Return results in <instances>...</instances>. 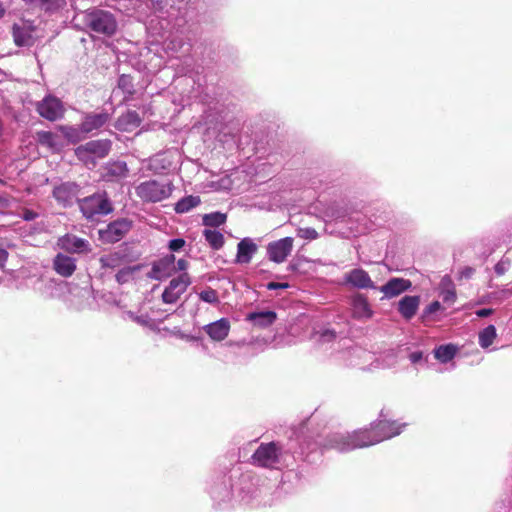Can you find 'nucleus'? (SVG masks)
<instances>
[{"label":"nucleus","mask_w":512,"mask_h":512,"mask_svg":"<svg viewBox=\"0 0 512 512\" xmlns=\"http://www.w3.org/2000/svg\"><path fill=\"white\" fill-rule=\"evenodd\" d=\"M406 426V423L390 420L384 410H381L378 419L371 423L369 428L355 430L352 433H332L327 437L324 448L348 452L369 447L398 436Z\"/></svg>","instance_id":"obj_1"},{"label":"nucleus","mask_w":512,"mask_h":512,"mask_svg":"<svg viewBox=\"0 0 512 512\" xmlns=\"http://www.w3.org/2000/svg\"><path fill=\"white\" fill-rule=\"evenodd\" d=\"M83 23L90 32L105 37L113 36L118 28L114 14L98 8L86 10L83 14Z\"/></svg>","instance_id":"obj_2"},{"label":"nucleus","mask_w":512,"mask_h":512,"mask_svg":"<svg viewBox=\"0 0 512 512\" xmlns=\"http://www.w3.org/2000/svg\"><path fill=\"white\" fill-rule=\"evenodd\" d=\"M79 207L83 216L92 221L113 211L112 203L106 192H98L79 200Z\"/></svg>","instance_id":"obj_3"},{"label":"nucleus","mask_w":512,"mask_h":512,"mask_svg":"<svg viewBox=\"0 0 512 512\" xmlns=\"http://www.w3.org/2000/svg\"><path fill=\"white\" fill-rule=\"evenodd\" d=\"M171 183H162L157 180L141 182L135 187V194L144 202H160L172 193Z\"/></svg>","instance_id":"obj_4"},{"label":"nucleus","mask_w":512,"mask_h":512,"mask_svg":"<svg viewBox=\"0 0 512 512\" xmlns=\"http://www.w3.org/2000/svg\"><path fill=\"white\" fill-rule=\"evenodd\" d=\"M281 447L276 442L262 443L251 456L255 466L274 469L280 463Z\"/></svg>","instance_id":"obj_5"},{"label":"nucleus","mask_w":512,"mask_h":512,"mask_svg":"<svg viewBox=\"0 0 512 512\" xmlns=\"http://www.w3.org/2000/svg\"><path fill=\"white\" fill-rule=\"evenodd\" d=\"M179 153L175 149L166 150L155 154L146 160L147 169L155 174H162L176 169L179 161Z\"/></svg>","instance_id":"obj_6"},{"label":"nucleus","mask_w":512,"mask_h":512,"mask_svg":"<svg viewBox=\"0 0 512 512\" xmlns=\"http://www.w3.org/2000/svg\"><path fill=\"white\" fill-rule=\"evenodd\" d=\"M191 277L188 273H181L170 280L165 287L161 298L165 304H175L191 285Z\"/></svg>","instance_id":"obj_7"},{"label":"nucleus","mask_w":512,"mask_h":512,"mask_svg":"<svg viewBox=\"0 0 512 512\" xmlns=\"http://www.w3.org/2000/svg\"><path fill=\"white\" fill-rule=\"evenodd\" d=\"M132 222L128 219H117L99 231L100 239L105 243L120 241L131 229Z\"/></svg>","instance_id":"obj_8"},{"label":"nucleus","mask_w":512,"mask_h":512,"mask_svg":"<svg viewBox=\"0 0 512 512\" xmlns=\"http://www.w3.org/2000/svg\"><path fill=\"white\" fill-rule=\"evenodd\" d=\"M294 245L292 237H285L267 245V257L274 263H283L291 254Z\"/></svg>","instance_id":"obj_9"},{"label":"nucleus","mask_w":512,"mask_h":512,"mask_svg":"<svg viewBox=\"0 0 512 512\" xmlns=\"http://www.w3.org/2000/svg\"><path fill=\"white\" fill-rule=\"evenodd\" d=\"M174 274H176L175 256L173 254H167L153 262L148 277L162 281L172 277Z\"/></svg>","instance_id":"obj_10"},{"label":"nucleus","mask_w":512,"mask_h":512,"mask_svg":"<svg viewBox=\"0 0 512 512\" xmlns=\"http://www.w3.org/2000/svg\"><path fill=\"white\" fill-rule=\"evenodd\" d=\"M80 193V187L74 182H64L54 187L53 197L64 207L71 206Z\"/></svg>","instance_id":"obj_11"},{"label":"nucleus","mask_w":512,"mask_h":512,"mask_svg":"<svg viewBox=\"0 0 512 512\" xmlns=\"http://www.w3.org/2000/svg\"><path fill=\"white\" fill-rule=\"evenodd\" d=\"M38 113L49 121H55L62 117L63 106L60 100L55 97H45L41 102L37 104Z\"/></svg>","instance_id":"obj_12"},{"label":"nucleus","mask_w":512,"mask_h":512,"mask_svg":"<svg viewBox=\"0 0 512 512\" xmlns=\"http://www.w3.org/2000/svg\"><path fill=\"white\" fill-rule=\"evenodd\" d=\"M60 249L69 253H84L90 251V243L80 237L72 234H66L60 237L57 241Z\"/></svg>","instance_id":"obj_13"},{"label":"nucleus","mask_w":512,"mask_h":512,"mask_svg":"<svg viewBox=\"0 0 512 512\" xmlns=\"http://www.w3.org/2000/svg\"><path fill=\"white\" fill-rule=\"evenodd\" d=\"M347 284L358 289H376V286L369 274L361 268H355L347 272L344 276Z\"/></svg>","instance_id":"obj_14"},{"label":"nucleus","mask_w":512,"mask_h":512,"mask_svg":"<svg viewBox=\"0 0 512 512\" xmlns=\"http://www.w3.org/2000/svg\"><path fill=\"white\" fill-rule=\"evenodd\" d=\"M411 286L412 283L408 279L391 278L386 284L382 285L378 289L384 294V298L391 299L409 290Z\"/></svg>","instance_id":"obj_15"},{"label":"nucleus","mask_w":512,"mask_h":512,"mask_svg":"<svg viewBox=\"0 0 512 512\" xmlns=\"http://www.w3.org/2000/svg\"><path fill=\"white\" fill-rule=\"evenodd\" d=\"M110 120L107 112L86 113L81 122V131L84 134L91 133L94 130L102 128Z\"/></svg>","instance_id":"obj_16"},{"label":"nucleus","mask_w":512,"mask_h":512,"mask_svg":"<svg viewBox=\"0 0 512 512\" xmlns=\"http://www.w3.org/2000/svg\"><path fill=\"white\" fill-rule=\"evenodd\" d=\"M258 246L252 238H243L237 244V253L235 263L237 264H248L251 262L254 254L257 252Z\"/></svg>","instance_id":"obj_17"},{"label":"nucleus","mask_w":512,"mask_h":512,"mask_svg":"<svg viewBox=\"0 0 512 512\" xmlns=\"http://www.w3.org/2000/svg\"><path fill=\"white\" fill-rule=\"evenodd\" d=\"M351 310L353 318L357 320H368L372 317L373 311L367 300L362 294H356L351 300Z\"/></svg>","instance_id":"obj_18"},{"label":"nucleus","mask_w":512,"mask_h":512,"mask_svg":"<svg viewBox=\"0 0 512 512\" xmlns=\"http://www.w3.org/2000/svg\"><path fill=\"white\" fill-rule=\"evenodd\" d=\"M111 149V141L108 139L92 140L84 145L79 146V153L87 151L91 153L96 159L104 158L108 155Z\"/></svg>","instance_id":"obj_19"},{"label":"nucleus","mask_w":512,"mask_h":512,"mask_svg":"<svg viewBox=\"0 0 512 512\" xmlns=\"http://www.w3.org/2000/svg\"><path fill=\"white\" fill-rule=\"evenodd\" d=\"M204 331L214 341L224 340L230 331V322L226 318H221L213 323L204 326Z\"/></svg>","instance_id":"obj_20"},{"label":"nucleus","mask_w":512,"mask_h":512,"mask_svg":"<svg viewBox=\"0 0 512 512\" xmlns=\"http://www.w3.org/2000/svg\"><path fill=\"white\" fill-rule=\"evenodd\" d=\"M129 169L124 161H114L107 163L104 167L103 177L107 181H119L128 176Z\"/></svg>","instance_id":"obj_21"},{"label":"nucleus","mask_w":512,"mask_h":512,"mask_svg":"<svg viewBox=\"0 0 512 512\" xmlns=\"http://www.w3.org/2000/svg\"><path fill=\"white\" fill-rule=\"evenodd\" d=\"M277 319L276 312L272 310L256 311L247 314L246 320L258 328H267Z\"/></svg>","instance_id":"obj_22"},{"label":"nucleus","mask_w":512,"mask_h":512,"mask_svg":"<svg viewBox=\"0 0 512 512\" xmlns=\"http://www.w3.org/2000/svg\"><path fill=\"white\" fill-rule=\"evenodd\" d=\"M54 270L63 277L71 276L75 269V259L62 253H58L53 260Z\"/></svg>","instance_id":"obj_23"},{"label":"nucleus","mask_w":512,"mask_h":512,"mask_svg":"<svg viewBox=\"0 0 512 512\" xmlns=\"http://www.w3.org/2000/svg\"><path fill=\"white\" fill-rule=\"evenodd\" d=\"M420 304L419 296H404L398 303V311L403 318L410 320L415 316Z\"/></svg>","instance_id":"obj_24"},{"label":"nucleus","mask_w":512,"mask_h":512,"mask_svg":"<svg viewBox=\"0 0 512 512\" xmlns=\"http://www.w3.org/2000/svg\"><path fill=\"white\" fill-rule=\"evenodd\" d=\"M397 363L396 356L390 352L383 355L381 358H376L371 364L369 368H366L363 362L351 361L350 364L353 366H358L362 370H375V369H387L394 367Z\"/></svg>","instance_id":"obj_25"},{"label":"nucleus","mask_w":512,"mask_h":512,"mask_svg":"<svg viewBox=\"0 0 512 512\" xmlns=\"http://www.w3.org/2000/svg\"><path fill=\"white\" fill-rule=\"evenodd\" d=\"M141 124V118L136 111H127L122 114L116 123V127L120 131L131 132Z\"/></svg>","instance_id":"obj_26"},{"label":"nucleus","mask_w":512,"mask_h":512,"mask_svg":"<svg viewBox=\"0 0 512 512\" xmlns=\"http://www.w3.org/2000/svg\"><path fill=\"white\" fill-rule=\"evenodd\" d=\"M457 353V347L453 344L440 345L434 349L435 358L441 363H448Z\"/></svg>","instance_id":"obj_27"},{"label":"nucleus","mask_w":512,"mask_h":512,"mask_svg":"<svg viewBox=\"0 0 512 512\" xmlns=\"http://www.w3.org/2000/svg\"><path fill=\"white\" fill-rule=\"evenodd\" d=\"M201 203L199 196L189 195L181 198L175 204L176 213L183 214L189 212L191 209L197 207Z\"/></svg>","instance_id":"obj_28"},{"label":"nucleus","mask_w":512,"mask_h":512,"mask_svg":"<svg viewBox=\"0 0 512 512\" xmlns=\"http://www.w3.org/2000/svg\"><path fill=\"white\" fill-rule=\"evenodd\" d=\"M497 337L496 328L494 325H488L479 332L478 343L481 348L487 349L492 345Z\"/></svg>","instance_id":"obj_29"},{"label":"nucleus","mask_w":512,"mask_h":512,"mask_svg":"<svg viewBox=\"0 0 512 512\" xmlns=\"http://www.w3.org/2000/svg\"><path fill=\"white\" fill-rule=\"evenodd\" d=\"M205 240L214 250H219L224 245V236L220 231L205 229L203 231Z\"/></svg>","instance_id":"obj_30"},{"label":"nucleus","mask_w":512,"mask_h":512,"mask_svg":"<svg viewBox=\"0 0 512 512\" xmlns=\"http://www.w3.org/2000/svg\"><path fill=\"white\" fill-rule=\"evenodd\" d=\"M211 496L220 505L221 502H226L231 499L232 492L228 484L222 483L211 489Z\"/></svg>","instance_id":"obj_31"},{"label":"nucleus","mask_w":512,"mask_h":512,"mask_svg":"<svg viewBox=\"0 0 512 512\" xmlns=\"http://www.w3.org/2000/svg\"><path fill=\"white\" fill-rule=\"evenodd\" d=\"M227 216L221 212H212L203 216V225L207 227H219L226 222Z\"/></svg>","instance_id":"obj_32"},{"label":"nucleus","mask_w":512,"mask_h":512,"mask_svg":"<svg viewBox=\"0 0 512 512\" xmlns=\"http://www.w3.org/2000/svg\"><path fill=\"white\" fill-rule=\"evenodd\" d=\"M13 38L17 46H28L31 42V35L16 24L13 26Z\"/></svg>","instance_id":"obj_33"},{"label":"nucleus","mask_w":512,"mask_h":512,"mask_svg":"<svg viewBox=\"0 0 512 512\" xmlns=\"http://www.w3.org/2000/svg\"><path fill=\"white\" fill-rule=\"evenodd\" d=\"M102 268H118L122 264V257L119 253H110L101 256L99 259Z\"/></svg>","instance_id":"obj_34"},{"label":"nucleus","mask_w":512,"mask_h":512,"mask_svg":"<svg viewBox=\"0 0 512 512\" xmlns=\"http://www.w3.org/2000/svg\"><path fill=\"white\" fill-rule=\"evenodd\" d=\"M26 4L45 11H54L61 6L60 0H23Z\"/></svg>","instance_id":"obj_35"},{"label":"nucleus","mask_w":512,"mask_h":512,"mask_svg":"<svg viewBox=\"0 0 512 512\" xmlns=\"http://www.w3.org/2000/svg\"><path fill=\"white\" fill-rule=\"evenodd\" d=\"M59 130L63 136L72 143H77L82 139L81 126L79 128L73 126H59Z\"/></svg>","instance_id":"obj_36"},{"label":"nucleus","mask_w":512,"mask_h":512,"mask_svg":"<svg viewBox=\"0 0 512 512\" xmlns=\"http://www.w3.org/2000/svg\"><path fill=\"white\" fill-rule=\"evenodd\" d=\"M118 87L128 95H132L135 91L132 77L126 74H122L119 77Z\"/></svg>","instance_id":"obj_37"},{"label":"nucleus","mask_w":512,"mask_h":512,"mask_svg":"<svg viewBox=\"0 0 512 512\" xmlns=\"http://www.w3.org/2000/svg\"><path fill=\"white\" fill-rule=\"evenodd\" d=\"M314 339L319 343L331 342L336 339V332L331 329H323L314 334Z\"/></svg>","instance_id":"obj_38"},{"label":"nucleus","mask_w":512,"mask_h":512,"mask_svg":"<svg viewBox=\"0 0 512 512\" xmlns=\"http://www.w3.org/2000/svg\"><path fill=\"white\" fill-rule=\"evenodd\" d=\"M199 298L209 304H216L219 302L216 290L207 288L199 293Z\"/></svg>","instance_id":"obj_39"},{"label":"nucleus","mask_w":512,"mask_h":512,"mask_svg":"<svg viewBox=\"0 0 512 512\" xmlns=\"http://www.w3.org/2000/svg\"><path fill=\"white\" fill-rule=\"evenodd\" d=\"M297 236L302 239L315 240L318 237V232L311 227L297 229Z\"/></svg>","instance_id":"obj_40"},{"label":"nucleus","mask_w":512,"mask_h":512,"mask_svg":"<svg viewBox=\"0 0 512 512\" xmlns=\"http://www.w3.org/2000/svg\"><path fill=\"white\" fill-rule=\"evenodd\" d=\"M75 155L80 161H82L86 165H95L96 163V158L91 153H88L87 151H84V153H79V147L75 149Z\"/></svg>","instance_id":"obj_41"},{"label":"nucleus","mask_w":512,"mask_h":512,"mask_svg":"<svg viewBox=\"0 0 512 512\" xmlns=\"http://www.w3.org/2000/svg\"><path fill=\"white\" fill-rule=\"evenodd\" d=\"M350 353L355 358L363 359L364 362L371 360L374 357L370 352L361 348H355Z\"/></svg>","instance_id":"obj_42"},{"label":"nucleus","mask_w":512,"mask_h":512,"mask_svg":"<svg viewBox=\"0 0 512 512\" xmlns=\"http://www.w3.org/2000/svg\"><path fill=\"white\" fill-rule=\"evenodd\" d=\"M38 140L42 144H47L49 146L54 145V135L48 131H42L38 133Z\"/></svg>","instance_id":"obj_43"},{"label":"nucleus","mask_w":512,"mask_h":512,"mask_svg":"<svg viewBox=\"0 0 512 512\" xmlns=\"http://www.w3.org/2000/svg\"><path fill=\"white\" fill-rule=\"evenodd\" d=\"M185 240L182 238H175L169 241L168 248L171 252H178L185 246Z\"/></svg>","instance_id":"obj_44"},{"label":"nucleus","mask_w":512,"mask_h":512,"mask_svg":"<svg viewBox=\"0 0 512 512\" xmlns=\"http://www.w3.org/2000/svg\"><path fill=\"white\" fill-rule=\"evenodd\" d=\"M441 303L439 301L431 302L423 311V317H427L431 314L436 313L441 309Z\"/></svg>","instance_id":"obj_45"},{"label":"nucleus","mask_w":512,"mask_h":512,"mask_svg":"<svg viewBox=\"0 0 512 512\" xmlns=\"http://www.w3.org/2000/svg\"><path fill=\"white\" fill-rule=\"evenodd\" d=\"M440 295L443 302L445 303H453L456 299V293L454 289L443 290Z\"/></svg>","instance_id":"obj_46"},{"label":"nucleus","mask_w":512,"mask_h":512,"mask_svg":"<svg viewBox=\"0 0 512 512\" xmlns=\"http://www.w3.org/2000/svg\"><path fill=\"white\" fill-rule=\"evenodd\" d=\"M130 274H131L130 269H121L116 274V280L119 283H125L127 281L128 277L130 276Z\"/></svg>","instance_id":"obj_47"},{"label":"nucleus","mask_w":512,"mask_h":512,"mask_svg":"<svg viewBox=\"0 0 512 512\" xmlns=\"http://www.w3.org/2000/svg\"><path fill=\"white\" fill-rule=\"evenodd\" d=\"M266 287L268 290L287 289L289 287V284L288 283H279V282H269Z\"/></svg>","instance_id":"obj_48"},{"label":"nucleus","mask_w":512,"mask_h":512,"mask_svg":"<svg viewBox=\"0 0 512 512\" xmlns=\"http://www.w3.org/2000/svg\"><path fill=\"white\" fill-rule=\"evenodd\" d=\"M38 217V213L34 212L33 210L25 209L22 214V218L25 221H32L35 220Z\"/></svg>","instance_id":"obj_49"},{"label":"nucleus","mask_w":512,"mask_h":512,"mask_svg":"<svg viewBox=\"0 0 512 512\" xmlns=\"http://www.w3.org/2000/svg\"><path fill=\"white\" fill-rule=\"evenodd\" d=\"M176 265V273L178 271H181L182 273H186V269L188 268V262L185 259H179L177 262L175 261Z\"/></svg>","instance_id":"obj_50"},{"label":"nucleus","mask_w":512,"mask_h":512,"mask_svg":"<svg viewBox=\"0 0 512 512\" xmlns=\"http://www.w3.org/2000/svg\"><path fill=\"white\" fill-rule=\"evenodd\" d=\"M422 358H423L422 351H414V352L410 353V355H409V359L413 364L420 362L422 360Z\"/></svg>","instance_id":"obj_51"},{"label":"nucleus","mask_w":512,"mask_h":512,"mask_svg":"<svg viewBox=\"0 0 512 512\" xmlns=\"http://www.w3.org/2000/svg\"><path fill=\"white\" fill-rule=\"evenodd\" d=\"M182 45H183V43H182V41H181V40H179V41H176V40H170V41L167 43L166 47H167V49L175 50V51H176V50L180 49V48L182 47Z\"/></svg>","instance_id":"obj_52"},{"label":"nucleus","mask_w":512,"mask_h":512,"mask_svg":"<svg viewBox=\"0 0 512 512\" xmlns=\"http://www.w3.org/2000/svg\"><path fill=\"white\" fill-rule=\"evenodd\" d=\"M475 314L480 318H485L493 314V309L491 308H483L479 309L475 312Z\"/></svg>","instance_id":"obj_53"},{"label":"nucleus","mask_w":512,"mask_h":512,"mask_svg":"<svg viewBox=\"0 0 512 512\" xmlns=\"http://www.w3.org/2000/svg\"><path fill=\"white\" fill-rule=\"evenodd\" d=\"M8 259V252L0 247V268H3L5 266V263Z\"/></svg>","instance_id":"obj_54"},{"label":"nucleus","mask_w":512,"mask_h":512,"mask_svg":"<svg viewBox=\"0 0 512 512\" xmlns=\"http://www.w3.org/2000/svg\"><path fill=\"white\" fill-rule=\"evenodd\" d=\"M327 215L334 218V219H339V218H342L344 217V212H340V211H335L333 208H330L328 211H327Z\"/></svg>","instance_id":"obj_55"},{"label":"nucleus","mask_w":512,"mask_h":512,"mask_svg":"<svg viewBox=\"0 0 512 512\" xmlns=\"http://www.w3.org/2000/svg\"><path fill=\"white\" fill-rule=\"evenodd\" d=\"M495 271H496L497 274H503L504 273V269L501 267L500 264H497L495 266Z\"/></svg>","instance_id":"obj_56"},{"label":"nucleus","mask_w":512,"mask_h":512,"mask_svg":"<svg viewBox=\"0 0 512 512\" xmlns=\"http://www.w3.org/2000/svg\"><path fill=\"white\" fill-rule=\"evenodd\" d=\"M5 9L3 8L2 4L0 3V18L4 15Z\"/></svg>","instance_id":"obj_57"},{"label":"nucleus","mask_w":512,"mask_h":512,"mask_svg":"<svg viewBox=\"0 0 512 512\" xmlns=\"http://www.w3.org/2000/svg\"><path fill=\"white\" fill-rule=\"evenodd\" d=\"M289 269L292 270V271H295V270H297V267H296V265L294 263H290Z\"/></svg>","instance_id":"obj_58"},{"label":"nucleus","mask_w":512,"mask_h":512,"mask_svg":"<svg viewBox=\"0 0 512 512\" xmlns=\"http://www.w3.org/2000/svg\"><path fill=\"white\" fill-rule=\"evenodd\" d=\"M135 320L138 322V323H144V321L140 318V317H135Z\"/></svg>","instance_id":"obj_59"},{"label":"nucleus","mask_w":512,"mask_h":512,"mask_svg":"<svg viewBox=\"0 0 512 512\" xmlns=\"http://www.w3.org/2000/svg\"><path fill=\"white\" fill-rule=\"evenodd\" d=\"M472 272H473V270L471 268L467 269L466 276H469Z\"/></svg>","instance_id":"obj_60"}]
</instances>
